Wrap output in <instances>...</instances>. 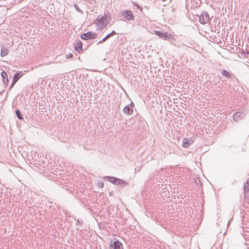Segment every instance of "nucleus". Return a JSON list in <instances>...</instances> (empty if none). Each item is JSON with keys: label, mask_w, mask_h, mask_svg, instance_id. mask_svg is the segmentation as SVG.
Masks as SVG:
<instances>
[{"label": "nucleus", "mask_w": 249, "mask_h": 249, "mask_svg": "<svg viewBox=\"0 0 249 249\" xmlns=\"http://www.w3.org/2000/svg\"><path fill=\"white\" fill-rule=\"evenodd\" d=\"M108 22L107 17H101L100 18L98 17L95 22L97 29L101 31L106 28L108 24Z\"/></svg>", "instance_id": "1"}, {"label": "nucleus", "mask_w": 249, "mask_h": 249, "mask_svg": "<svg viewBox=\"0 0 249 249\" xmlns=\"http://www.w3.org/2000/svg\"><path fill=\"white\" fill-rule=\"evenodd\" d=\"M97 34L91 32H88L81 35V38L84 40L95 39L97 38Z\"/></svg>", "instance_id": "2"}, {"label": "nucleus", "mask_w": 249, "mask_h": 249, "mask_svg": "<svg viewBox=\"0 0 249 249\" xmlns=\"http://www.w3.org/2000/svg\"><path fill=\"white\" fill-rule=\"evenodd\" d=\"M106 178L108 181L112 183L115 185H122L124 184V181L123 180L116 178L107 176L106 177Z\"/></svg>", "instance_id": "3"}, {"label": "nucleus", "mask_w": 249, "mask_h": 249, "mask_svg": "<svg viewBox=\"0 0 249 249\" xmlns=\"http://www.w3.org/2000/svg\"><path fill=\"white\" fill-rule=\"evenodd\" d=\"M155 34L157 36H160L161 38H163L165 40H168L171 38L172 36L168 34L167 32L162 33L160 31H155Z\"/></svg>", "instance_id": "4"}, {"label": "nucleus", "mask_w": 249, "mask_h": 249, "mask_svg": "<svg viewBox=\"0 0 249 249\" xmlns=\"http://www.w3.org/2000/svg\"><path fill=\"white\" fill-rule=\"evenodd\" d=\"M22 71H19L14 74L12 83L10 87V89L14 86L15 83L18 80V79L22 76Z\"/></svg>", "instance_id": "5"}, {"label": "nucleus", "mask_w": 249, "mask_h": 249, "mask_svg": "<svg viewBox=\"0 0 249 249\" xmlns=\"http://www.w3.org/2000/svg\"><path fill=\"white\" fill-rule=\"evenodd\" d=\"M209 17H193V20L194 21V19L195 18L196 21L198 20L200 23L205 24L209 21L210 19Z\"/></svg>", "instance_id": "6"}, {"label": "nucleus", "mask_w": 249, "mask_h": 249, "mask_svg": "<svg viewBox=\"0 0 249 249\" xmlns=\"http://www.w3.org/2000/svg\"><path fill=\"white\" fill-rule=\"evenodd\" d=\"M134 106L133 103H131L129 105L125 106L123 109V111L124 113L130 115L133 113L132 107Z\"/></svg>", "instance_id": "7"}, {"label": "nucleus", "mask_w": 249, "mask_h": 249, "mask_svg": "<svg viewBox=\"0 0 249 249\" xmlns=\"http://www.w3.org/2000/svg\"><path fill=\"white\" fill-rule=\"evenodd\" d=\"M244 116L245 115L243 113H241L240 112H235L233 115V119L235 121H237L239 119H243Z\"/></svg>", "instance_id": "8"}, {"label": "nucleus", "mask_w": 249, "mask_h": 249, "mask_svg": "<svg viewBox=\"0 0 249 249\" xmlns=\"http://www.w3.org/2000/svg\"><path fill=\"white\" fill-rule=\"evenodd\" d=\"M111 246L113 249H123L122 243L118 241L114 242L113 244Z\"/></svg>", "instance_id": "9"}, {"label": "nucleus", "mask_w": 249, "mask_h": 249, "mask_svg": "<svg viewBox=\"0 0 249 249\" xmlns=\"http://www.w3.org/2000/svg\"><path fill=\"white\" fill-rule=\"evenodd\" d=\"M75 50L80 52L82 50V43L81 41L78 40L74 46Z\"/></svg>", "instance_id": "10"}, {"label": "nucleus", "mask_w": 249, "mask_h": 249, "mask_svg": "<svg viewBox=\"0 0 249 249\" xmlns=\"http://www.w3.org/2000/svg\"><path fill=\"white\" fill-rule=\"evenodd\" d=\"M190 145L189 140L187 138H184L182 140V146L184 148L188 147Z\"/></svg>", "instance_id": "11"}, {"label": "nucleus", "mask_w": 249, "mask_h": 249, "mask_svg": "<svg viewBox=\"0 0 249 249\" xmlns=\"http://www.w3.org/2000/svg\"><path fill=\"white\" fill-rule=\"evenodd\" d=\"M221 74L227 79H230L231 77V73L227 70H223L221 71Z\"/></svg>", "instance_id": "12"}, {"label": "nucleus", "mask_w": 249, "mask_h": 249, "mask_svg": "<svg viewBox=\"0 0 249 249\" xmlns=\"http://www.w3.org/2000/svg\"><path fill=\"white\" fill-rule=\"evenodd\" d=\"M8 53V50L5 47H2L1 49V56H4L6 55Z\"/></svg>", "instance_id": "13"}, {"label": "nucleus", "mask_w": 249, "mask_h": 249, "mask_svg": "<svg viewBox=\"0 0 249 249\" xmlns=\"http://www.w3.org/2000/svg\"><path fill=\"white\" fill-rule=\"evenodd\" d=\"M122 16H133L132 12L129 10H124Z\"/></svg>", "instance_id": "14"}, {"label": "nucleus", "mask_w": 249, "mask_h": 249, "mask_svg": "<svg viewBox=\"0 0 249 249\" xmlns=\"http://www.w3.org/2000/svg\"><path fill=\"white\" fill-rule=\"evenodd\" d=\"M244 191H249V179L247 180L244 188Z\"/></svg>", "instance_id": "15"}, {"label": "nucleus", "mask_w": 249, "mask_h": 249, "mask_svg": "<svg viewBox=\"0 0 249 249\" xmlns=\"http://www.w3.org/2000/svg\"><path fill=\"white\" fill-rule=\"evenodd\" d=\"M16 114L18 118L19 119L22 120L23 119V118L22 117L21 114L18 109H17L16 110Z\"/></svg>", "instance_id": "16"}, {"label": "nucleus", "mask_w": 249, "mask_h": 249, "mask_svg": "<svg viewBox=\"0 0 249 249\" xmlns=\"http://www.w3.org/2000/svg\"><path fill=\"white\" fill-rule=\"evenodd\" d=\"M1 77L3 78V82L5 83V78L7 77V74L5 71H3L1 73Z\"/></svg>", "instance_id": "17"}, {"label": "nucleus", "mask_w": 249, "mask_h": 249, "mask_svg": "<svg viewBox=\"0 0 249 249\" xmlns=\"http://www.w3.org/2000/svg\"><path fill=\"white\" fill-rule=\"evenodd\" d=\"M116 32L114 31H112L110 33L108 34V35H107L106 37V38L108 39L110 37H111V36H113V35H115L116 34Z\"/></svg>", "instance_id": "18"}, {"label": "nucleus", "mask_w": 249, "mask_h": 249, "mask_svg": "<svg viewBox=\"0 0 249 249\" xmlns=\"http://www.w3.org/2000/svg\"><path fill=\"white\" fill-rule=\"evenodd\" d=\"M74 6L75 8V9L79 12V13H81V14H83V11L79 8V7L77 6V4H74Z\"/></svg>", "instance_id": "19"}, {"label": "nucleus", "mask_w": 249, "mask_h": 249, "mask_svg": "<svg viewBox=\"0 0 249 249\" xmlns=\"http://www.w3.org/2000/svg\"><path fill=\"white\" fill-rule=\"evenodd\" d=\"M134 5L135 6L136 8L138 9H139L140 11L141 12V13H143L142 12V7H141L138 4H135Z\"/></svg>", "instance_id": "20"}, {"label": "nucleus", "mask_w": 249, "mask_h": 249, "mask_svg": "<svg viewBox=\"0 0 249 249\" xmlns=\"http://www.w3.org/2000/svg\"><path fill=\"white\" fill-rule=\"evenodd\" d=\"M124 19H123L124 20H129L130 19H133L134 17H127V16H126V17H124Z\"/></svg>", "instance_id": "21"}, {"label": "nucleus", "mask_w": 249, "mask_h": 249, "mask_svg": "<svg viewBox=\"0 0 249 249\" xmlns=\"http://www.w3.org/2000/svg\"><path fill=\"white\" fill-rule=\"evenodd\" d=\"M107 39L106 38V37L105 36L103 39H102L99 42H98V44H101V43H103V42L105 41L106 40H107Z\"/></svg>", "instance_id": "22"}, {"label": "nucleus", "mask_w": 249, "mask_h": 249, "mask_svg": "<svg viewBox=\"0 0 249 249\" xmlns=\"http://www.w3.org/2000/svg\"><path fill=\"white\" fill-rule=\"evenodd\" d=\"M107 39L106 38V37L105 36L103 39H102L99 42H98V44H101V43H103V42L105 41L106 40H107Z\"/></svg>", "instance_id": "23"}, {"label": "nucleus", "mask_w": 249, "mask_h": 249, "mask_svg": "<svg viewBox=\"0 0 249 249\" xmlns=\"http://www.w3.org/2000/svg\"><path fill=\"white\" fill-rule=\"evenodd\" d=\"M107 39L106 38V37L105 36L103 39H102L99 42H98V44H101V43H103V42L105 41L106 40H107Z\"/></svg>", "instance_id": "24"}, {"label": "nucleus", "mask_w": 249, "mask_h": 249, "mask_svg": "<svg viewBox=\"0 0 249 249\" xmlns=\"http://www.w3.org/2000/svg\"><path fill=\"white\" fill-rule=\"evenodd\" d=\"M107 39L106 38V37L105 36L103 39H102L99 42H98V44H101V43H103V42L105 41L106 40H107Z\"/></svg>", "instance_id": "25"}, {"label": "nucleus", "mask_w": 249, "mask_h": 249, "mask_svg": "<svg viewBox=\"0 0 249 249\" xmlns=\"http://www.w3.org/2000/svg\"><path fill=\"white\" fill-rule=\"evenodd\" d=\"M66 56L68 58H72L73 57V54L72 53H69L68 55H66Z\"/></svg>", "instance_id": "26"}, {"label": "nucleus", "mask_w": 249, "mask_h": 249, "mask_svg": "<svg viewBox=\"0 0 249 249\" xmlns=\"http://www.w3.org/2000/svg\"><path fill=\"white\" fill-rule=\"evenodd\" d=\"M98 186L101 188H103L104 186V183L103 182H100L98 183Z\"/></svg>", "instance_id": "27"}, {"label": "nucleus", "mask_w": 249, "mask_h": 249, "mask_svg": "<svg viewBox=\"0 0 249 249\" xmlns=\"http://www.w3.org/2000/svg\"><path fill=\"white\" fill-rule=\"evenodd\" d=\"M83 221L81 219H78L77 220V223L79 224L80 225L82 224Z\"/></svg>", "instance_id": "28"}, {"label": "nucleus", "mask_w": 249, "mask_h": 249, "mask_svg": "<svg viewBox=\"0 0 249 249\" xmlns=\"http://www.w3.org/2000/svg\"><path fill=\"white\" fill-rule=\"evenodd\" d=\"M8 82V77H6V78H5V83H4V84H7Z\"/></svg>", "instance_id": "29"}, {"label": "nucleus", "mask_w": 249, "mask_h": 249, "mask_svg": "<svg viewBox=\"0 0 249 249\" xmlns=\"http://www.w3.org/2000/svg\"><path fill=\"white\" fill-rule=\"evenodd\" d=\"M170 10H171V11H174L175 8H173V7H171V9H170Z\"/></svg>", "instance_id": "30"}, {"label": "nucleus", "mask_w": 249, "mask_h": 249, "mask_svg": "<svg viewBox=\"0 0 249 249\" xmlns=\"http://www.w3.org/2000/svg\"><path fill=\"white\" fill-rule=\"evenodd\" d=\"M205 16H209V15H208L207 12H205Z\"/></svg>", "instance_id": "31"}]
</instances>
